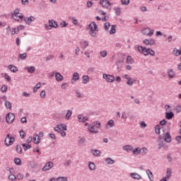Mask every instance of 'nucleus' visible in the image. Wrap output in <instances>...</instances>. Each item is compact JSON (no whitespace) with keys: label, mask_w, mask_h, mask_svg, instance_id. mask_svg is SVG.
I'll list each match as a JSON object with an SVG mask.
<instances>
[{"label":"nucleus","mask_w":181,"mask_h":181,"mask_svg":"<svg viewBox=\"0 0 181 181\" xmlns=\"http://www.w3.org/2000/svg\"><path fill=\"white\" fill-rule=\"evenodd\" d=\"M16 177L18 180H22V179H23V175L18 173Z\"/></svg>","instance_id":"56"},{"label":"nucleus","mask_w":181,"mask_h":181,"mask_svg":"<svg viewBox=\"0 0 181 181\" xmlns=\"http://www.w3.org/2000/svg\"><path fill=\"white\" fill-rule=\"evenodd\" d=\"M173 54H174V56H180L181 54V49H178L177 48H174L173 51Z\"/></svg>","instance_id":"25"},{"label":"nucleus","mask_w":181,"mask_h":181,"mask_svg":"<svg viewBox=\"0 0 181 181\" xmlns=\"http://www.w3.org/2000/svg\"><path fill=\"white\" fill-rule=\"evenodd\" d=\"M137 50H139L140 53H142L143 54H144V56H148L149 54V52H151V48L148 49L142 46H139L137 47Z\"/></svg>","instance_id":"7"},{"label":"nucleus","mask_w":181,"mask_h":181,"mask_svg":"<svg viewBox=\"0 0 181 181\" xmlns=\"http://www.w3.org/2000/svg\"><path fill=\"white\" fill-rule=\"evenodd\" d=\"M88 131H89V132H91V134H98V129L94 127V125L93 124L88 125Z\"/></svg>","instance_id":"12"},{"label":"nucleus","mask_w":181,"mask_h":181,"mask_svg":"<svg viewBox=\"0 0 181 181\" xmlns=\"http://www.w3.org/2000/svg\"><path fill=\"white\" fill-rule=\"evenodd\" d=\"M15 120V115L13 113H8L6 115V121L8 122V124H12L13 121Z\"/></svg>","instance_id":"10"},{"label":"nucleus","mask_w":181,"mask_h":181,"mask_svg":"<svg viewBox=\"0 0 181 181\" xmlns=\"http://www.w3.org/2000/svg\"><path fill=\"white\" fill-rule=\"evenodd\" d=\"M155 31L153 30H151V28H144L142 30L143 35L146 36H148L151 37V36H153Z\"/></svg>","instance_id":"9"},{"label":"nucleus","mask_w":181,"mask_h":181,"mask_svg":"<svg viewBox=\"0 0 181 181\" xmlns=\"http://www.w3.org/2000/svg\"><path fill=\"white\" fill-rule=\"evenodd\" d=\"M55 79L57 80V81H63V80H64V78L63 77V75H62L60 73L56 72Z\"/></svg>","instance_id":"16"},{"label":"nucleus","mask_w":181,"mask_h":181,"mask_svg":"<svg viewBox=\"0 0 181 181\" xmlns=\"http://www.w3.org/2000/svg\"><path fill=\"white\" fill-rule=\"evenodd\" d=\"M80 80V75H78V73L77 72H75L74 73V75H73V78H72V81H77Z\"/></svg>","instance_id":"28"},{"label":"nucleus","mask_w":181,"mask_h":181,"mask_svg":"<svg viewBox=\"0 0 181 181\" xmlns=\"http://www.w3.org/2000/svg\"><path fill=\"white\" fill-rule=\"evenodd\" d=\"M80 46L82 49H86V47H88V41H86V40H82L80 42Z\"/></svg>","instance_id":"17"},{"label":"nucleus","mask_w":181,"mask_h":181,"mask_svg":"<svg viewBox=\"0 0 181 181\" xmlns=\"http://www.w3.org/2000/svg\"><path fill=\"white\" fill-rule=\"evenodd\" d=\"M1 93H6V91H8V86H6V85H4L1 87Z\"/></svg>","instance_id":"50"},{"label":"nucleus","mask_w":181,"mask_h":181,"mask_svg":"<svg viewBox=\"0 0 181 181\" xmlns=\"http://www.w3.org/2000/svg\"><path fill=\"white\" fill-rule=\"evenodd\" d=\"M12 18L14 21H17V22H22L23 21V14L21 13L19 8H16L12 14Z\"/></svg>","instance_id":"2"},{"label":"nucleus","mask_w":181,"mask_h":181,"mask_svg":"<svg viewBox=\"0 0 181 181\" xmlns=\"http://www.w3.org/2000/svg\"><path fill=\"white\" fill-rule=\"evenodd\" d=\"M107 51L103 50L100 52V56H102V57H107Z\"/></svg>","instance_id":"54"},{"label":"nucleus","mask_w":181,"mask_h":181,"mask_svg":"<svg viewBox=\"0 0 181 181\" xmlns=\"http://www.w3.org/2000/svg\"><path fill=\"white\" fill-rule=\"evenodd\" d=\"M170 176H172V170L170 168H168L166 172V177L168 179H170Z\"/></svg>","instance_id":"37"},{"label":"nucleus","mask_w":181,"mask_h":181,"mask_svg":"<svg viewBox=\"0 0 181 181\" xmlns=\"http://www.w3.org/2000/svg\"><path fill=\"white\" fill-rule=\"evenodd\" d=\"M122 5H129V0H121Z\"/></svg>","instance_id":"55"},{"label":"nucleus","mask_w":181,"mask_h":181,"mask_svg":"<svg viewBox=\"0 0 181 181\" xmlns=\"http://www.w3.org/2000/svg\"><path fill=\"white\" fill-rule=\"evenodd\" d=\"M40 97L41 98H45L46 97V92L45 90L40 92Z\"/></svg>","instance_id":"59"},{"label":"nucleus","mask_w":181,"mask_h":181,"mask_svg":"<svg viewBox=\"0 0 181 181\" xmlns=\"http://www.w3.org/2000/svg\"><path fill=\"white\" fill-rule=\"evenodd\" d=\"M25 135H26V133H25V132H23V130L20 131V136H21V138H22V139H23V138H25Z\"/></svg>","instance_id":"57"},{"label":"nucleus","mask_w":181,"mask_h":181,"mask_svg":"<svg viewBox=\"0 0 181 181\" xmlns=\"http://www.w3.org/2000/svg\"><path fill=\"white\" fill-rule=\"evenodd\" d=\"M90 170H95V164L94 163L90 162L88 164Z\"/></svg>","instance_id":"38"},{"label":"nucleus","mask_w":181,"mask_h":181,"mask_svg":"<svg viewBox=\"0 0 181 181\" xmlns=\"http://www.w3.org/2000/svg\"><path fill=\"white\" fill-rule=\"evenodd\" d=\"M57 26H59V25L57 24V22H56L54 20H51V21L49 20L48 21V23L45 25V28L47 30H51L52 28H57Z\"/></svg>","instance_id":"4"},{"label":"nucleus","mask_w":181,"mask_h":181,"mask_svg":"<svg viewBox=\"0 0 181 181\" xmlns=\"http://www.w3.org/2000/svg\"><path fill=\"white\" fill-rule=\"evenodd\" d=\"M25 70H28V73H35L36 69L35 68V66H30L25 68Z\"/></svg>","instance_id":"34"},{"label":"nucleus","mask_w":181,"mask_h":181,"mask_svg":"<svg viewBox=\"0 0 181 181\" xmlns=\"http://www.w3.org/2000/svg\"><path fill=\"white\" fill-rule=\"evenodd\" d=\"M175 110H176L177 112H181V105H177L175 107Z\"/></svg>","instance_id":"62"},{"label":"nucleus","mask_w":181,"mask_h":181,"mask_svg":"<svg viewBox=\"0 0 181 181\" xmlns=\"http://www.w3.org/2000/svg\"><path fill=\"white\" fill-rule=\"evenodd\" d=\"M127 62L128 64H132L134 63V59H132V57L128 56L127 59Z\"/></svg>","instance_id":"41"},{"label":"nucleus","mask_w":181,"mask_h":181,"mask_svg":"<svg viewBox=\"0 0 181 181\" xmlns=\"http://www.w3.org/2000/svg\"><path fill=\"white\" fill-rule=\"evenodd\" d=\"M89 34L92 37H95L97 36V33H98V25L95 23V22H91L88 26Z\"/></svg>","instance_id":"1"},{"label":"nucleus","mask_w":181,"mask_h":181,"mask_svg":"<svg viewBox=\"0 0 181 181\" xmlns=\"http://www.w3.org/2000/svg\"><path fill=\"white\" fill-rule=\"evenodd\" d=\"M160 129H163V127H160V125L157 124L155 127V131H156V134H157L158 135H159V134H160Z\"/></svg>","instance_id":"29"},{"label":"nucleus","mask_w":181,"mask_h":181,"mask_svg":"<svg viewBox=\"0 0 181 181\" xmlns=\"http://www.w3.org/2000/svg\"><path fill=\"white\" fill-rule=\"evenodd\" d=\"M5 107L6 108H8L9 110H11L12 108V105L11 104V102L9 101H6L5 102Z\"/></svg>","instance_id":"45"},{"label":"nucleus","mask_w":181,"mask_h":181,"mask_svg":"<svg viewBox=\"0 0 181 181\" xmlns=\"http://www.w3.org/2000/svg\"><path fill=\"white\" fill-rule=\"evenodd\" d=\"M23 148H24V151H28V149H30V148H32V146H30V144H22Z\"/></svg>","instance_id":"35"},{"label":"nucleus","mask_w":181,"mask_h":181,"mask_svg":"<svg viewBox=\"0 0 181 181\" xmlns=\"http://www.w3.org/2000/svg\"><path fill=\"white\" fill-rule=\"evenodd\" d=\"M53 162L49 161L48 163H47L45 166L42 168V170L46 171V170H50V169H52V168H53Z\"/></svg>","instance_id":"11"},{"label":"nucleus","mask_w":181,"mask_h":181,"mask_svg":"<svg viewBox=\"0 0 181 181\" xmlns=\"http://www.w3.org/2000/svg\"><path fill=\"white\" fill-rule=\"evenodd\" d=\"M8 68V70H10V71H12L13 73H16V71H18V67H16V66L9 65Z\"/></svg>","instance_id":"26"},{"label":"nucleus","mask_w":181,"mask_h":181,"mask_svg":"<svg viewBox=\"0 0 181 181\" xmlns=\"http://www.w3.org/2000/svg\"><path fill=\"white\" fill-rule=\"evenodd\" d=\"M133 155H139L141 153V148L137 147L132 150Z\"/></svg>","instance_id":"32"},{"label":"nucleus","mask_w":181,"mask_h":181,"mask_svg":"<svg viewBox=\"0 0 181 181\" xmlns=\"http://www.w3.org/2000/svg\"><path fill=\"white\" fill-rule=\"evenodd\" d=\"M105 163L107 165H113L114 160L111 159V158H107L105 159Z\"/></svg>","instance_id":"39"},{"label":"nucleus","mask_w":181,"mask_h":181,"mask_svg":"<svg viewBox=\"0 0 181 181\" xmlns=\"http://www.w3.org/2000/svg\"><path fill=\"white\" fill-rule=\"evenodd\" d=\"M115 12L117 16H119L121 15V8L119 7H115Z\"/></svg>","instance_id":"42"},{"label":"nucleus","mask_w":181,"mask_h":181,"mask_svg":"<svg viewBox=\"0 0 181 181\" xmlns=\"http://www.w3.org/2000/svg\"><path fill=\"white\" fill-rule=\"evenodd\" d=\"M58 132V134H60L62 136H66V135L64 130H60V132Z\"/></svg>","instance_id":"60"},{"label":"nucleus","mask_w":181,"mask_h":181,"mask_svg":"<svg viewBox=\"0 0 181 181\" xmlns=\"http://www.w3.org/2000/svg\"><path fill=\"white\" fill-rule=\"evenodd\" d=\"M78 119L79 122H86V121H88V117H84L83 115H78Z\"/></svg>","instance_id":"18"},{"label":"nucleus","mask_w":181,"mask_h":181,"mask_svg":"<svg viewBox=\"0 0 181 181\" xmlns=\"http://www.w3.org/2000/svg\"><path fill=\"white\" fill-rule=\"evenodd\" d=\"M67 87H69V83H64L61 86L62 90H66Z\"/></svg>","instance_id":"46"},{"label":"nucleus","mask_w":181,"mask_h":181,"mask_svg":"<svg viewBox=\"0 0 181 181\" xmlns=\"http://www.w3.org/2000/svg\"><path fill=\"white\" fill-rule=\"evenodd\" d=\"M33 141L34 144L37 145V144H40V137L39 136V135L35 134L33 136Z\"/></svg>","instance_id":"19"},{"label":"nucleus","mask_w":181,"mask_h":181,"mask_svg":"<svg viewBox=\"0 0 181 181\" xmlns=\"http://www.w3.org/2000/svg\"><path fill=\"white\" fill-rule=\"evenodd\" d=\"M149 46H153V45H155V40L153 39H150L149 40Z\"/></svg>","instance_id":"61"},{"label":"nucleus","mask_w":181,"mask_h":181,"mask_svg":"<svg viewBox=\"0 0 181 181\" xmlns=\"http://www.w3.org/2000/svg\"><path fill=\"white\" fill-rule=\"evenodd\" d=\"M95 127H96V128H98L100 129V128H101V123L98 121H95L93 122Z\"/></svg>","instance_id":"47"},{"label":"nucleus","mask_w":181,"mask_h":181,"mask_svg":"<svg viewBox=\"0 0 181 181\" xmlns=\"http://www.w3.org/2000/svg\"><path fill=\"white\" fill-rule=\"evenodd\" d=\"M73 112L71 110H67V112L65 116V119H70V117H71Z\"/></svg>","instance_id":"36"},{"label":"nucleus","mask_w":181,"mask_h":181,"mask_svg":"<svg viewBox=\"0 0 181 181\" xmlns=\"http://www.w3.org/2000/svg\"><path fill=\"white\" fill-rule=\"evenodd\" d=\"M115 125V123L114 122V120L110 119L107 122V123L105 124V129H110V128H112Z\"/></svg>","instance_id":"15"},{"label":"nucleus","mask_w":181,"mask_h":181,"mask_svg":"<svg viewBox=\"0 0 181 181\" xmlns=\"http://www.w3.org/2000/svg\"><path fill=\"white\" fill-rule=\"evenodd\" d=\"M13 142H15V138L12 137L11 134H7L4 140L5 145L10 146L11 145H13Z\"/></svg>","instance_id":"3"},{"label":"nucleus","mask_w":181,"mask_h":181,"mask_svg":"<svg viewBox=\"0 0 181 181\" xmlns=\"http://www.w3.org/2000/svg\"><path fill=\"white\" fill-rule=\"evenodd\" d=\"M146 173L148 175V179L151 181H153V174L152 173V171H151V170H146Z\"/></svg>","instance_id":"23"},{"label":"nucleus","mask_w":181,"mask_h":181,"mask_svg":"<svg viewBox=\"0 0 181 181\" xmlns=\"http://www.w3.org/2000/svg\"><path fill=\"white\" fill-rule=\"evenodd\" d=\"M42 83L39 82L33 88V93H36L40 88Z\"/></svg>","instance_id":"40"},{"label":"nucleus","mask_w":181,"mask_h":181,"mask_svg":"<svg viewBox=\"0 0 181 181\" xmlns=\"http://www.w3.org/2000/svg\"><path fill=\"white\" fill-rule=\"evenodd\" d=\"M168 76L170 78H173L175 77V71L172 69H168Z\"/></svg>","instance_id":"27"},{"label":"nucleus","mask_w":181,"mask_h":181,"mask_svg":"<svg viewBox=\"0 0 181 181\" xmlns=\"http://www.w3.org/2000/svg\"><path fill=\"white\" fill-rule=\"evenodd\" d=\"M91 153L94 156H100L101 155V152L100 151V150H92Z\"/></svg>","instance_id":"31"},{"label":"nucleus","mask_w":181,"mask_h":181,"mask_svg":"<svg viewBox=\"0 0 181 181\" xmlns=\"http://www.w3.org/2000/svg\"><path fill=\"white\" fill-rule=\"evenodd\" d=\"M100 4L102 5L103 8H108L109 6H111V4H110L108 0H101Z\"/></svg>","instance_id":"14"},{"label":"nucleus","mask_w":181,"mask_h":181,"mask_svg":"<svg viewBox=\"0 0 181 181\" xmlns=\"http://www.w3.org/2000/svg\"><path fill=\"white\" fill-rule=\"evenodd\" d=\"M16 151L18 153H22V147L21 146H16Z\"/></svg>","instance_id":"58"},{"label":"nucleus","mask_w":181,"mask_h":181,"mask_svg":"<svg viewBox=\"0 0 181 181\" xmlns=\"http://www.w3.org/2000/svg\"><path fill=\"white\" fill-rule=\"evenodd\" d=\"M111 25L110 24V23H105L104 24V29L105 30H109L110 28Z\"/></svg>","instance_id":"48"},{"label":"nucleus","mask_w":181,"mask_h":181,"mask_svg":"<svg viewBox=\"0 0 181 181\" xmlns=\"http://www.w3.org/2000/svg\"><path fill=\"white\" fill-rule=\"evenodd\" d=\"M103 78H104L107 83H114V81H115V77L107 74H103Z\"/></svg>","instance_id":"5"},{"label":"nucleus","mask_w":181,"mask_h":181,"mask_svg":"<svg viewBox=\"0 0 181 181\" xmlns=\"http://www.w3.org/2000/svg\"><path fill=\"white\" fill-rule=\"evenodd\" d=\"M173 117H175V115L172 112H165V118L167 119H172Z\"/></svg>","instance_id":"30"},{"label":"nucleus","mask_w":181,"mask_h":181,"mask_svg":"<svg viewBox=\"0 0 181 181\" xmlns=\"http://www.w3.org/2000/svg\"><path fill=\"white\" fill-rule=\"evenodd\" d=\"M164 141L168 142V144L172 142V137L170 136V134L166 133L165 135Z\"/></svg>","instance_id":"20"},{"label":"nucleus","mask_w":181,"mask_h":181,"mask_svg":"<svg viewBox=\"0 0 181 181\" xmlns=\"http://www.w3.org/2000/svg\"><path fill=\"white\" fill-rule=\"evenodd\" d=\"M70 20L71 21L72 23L74 25H78V21L74 17H71Z\"/></svg>","instance_id":"43"},{"label":"nucleus","mask_w":181,"mask_h":181,"mask_svg":"<svg viewBox=\"0 0 181 181\" xmlns=\"http://www.w3.org/2000/svg\"><path fill=\"white\" fill-rule=\"evenodd\" d=\"M90 81V77L88 76L85 75L82 77V83L83 84H87Z\"/></svg>","instance_id":"24"},{"label":"nucleus","mask_w":181,"mask_h":181,"mask_svg":"<svg viewBox=\"0 0 181 181\" xmlns=\"http://www.w3.org/2000/svg\"><path fill=\"white\" fill-rule=\"evenodd\" d=\"M8 179L9 180H11V181H16V177L13 175H9Z\"/></svg>","instance_id":"53"},{"label":"nucleus","mask_w":181,"mask_h":181,"mask_svg":"<svg viewBox=\"0 0 181 181\" xmlns=\"http://www.w3.org/2000/svg\"><path fill=\"white\" fill-rule=\"evenodd\" d=\"M14 163H16V165H22V160L19 158H15Z\"/></svg>","instance_id":"49"},{"label":"nucleus","mask_w":181,"mask_h":181,"mask_svg":"<svg viewBox=\"0 0 181 181\" xmlns=\"http://www.w3.org/2000/svg\"><path fill=\"white\" fill-rule=\"evenodd\" d=\"M57 181H67V177H59L58 178H57Z\"/></svg>","instance_id":"52"},{"label":"nucleus","mask_w":181,"mask_h":181,"mask_svg":"<svg viewBox=\"0 0 181 181\" xmlns=\"http://www.w3.org/2000/svg\"><path fill=\"white\" fill-rule=\"evenodd\" d=\"M62 129H63V131H67V126L65 124L59 123L54 128V130L56 131V132H60Z\"/></svg>","instance_id":"6"},{"label":"nucleus","mask_w":181,"mask_h":181,"mask_svg":"<svg viewBox=\"0 0 181 181\" xmlns=\"http://www.w3.org/2000/svg\"><path fill=\"white\" fill-rule=\"evenodd\" d=\"M130 176L132 177V179H136V180H139V179L141 177V175L136 173H131Z\"/></svg>","instance_id":"22"},{"label":"nucleus","mask_w":181,"mask_h":181,"mask_svg":"<svg viewBox=\"0 0 181 181\" xmlns=\"http://www.w3.org/2000/svg\"><path fill=\"white\" fill-rule=\"evenodd\" d=\"M61 28H66L67 26V24L66 23V21L62 22L60 23Z\"/></svg>","instance_id":"63"},{"label":"nucleus","mask_w":181,"mask_h":181,"mask_svg":"<svg viewBox=\"0 0 181 181\" xmlns=\"http://www.w3.org/2000/svg\"><path fill=\"white\" fill-rule=\"evenodd\" d=\"M27 56H28V54L23 53V54H21L19 57H20V59H21V60H25V59H26Z\"/></svg>","instance_id":"51"},{"label":"nucleus","mask_w":181,"mask_h":181,"mask_svg":"<svg viewBox=\"0 0 181 181\" xmlns=\"http://www.w3.org/2000/svg\"><path fill=\"white\" fill-rule=\"evenodd\" d=\"M123 150L126 151V152H131L134 150V147L130 145L124 146Z\"/></svg>","instance_id":"21"},{"label":"nucleus","mask_w":181,"mask_h":181,"mask_svg":"<svg viewBox=\"0 0 181 181\" xmlns=\"http://www.w3.org/2000/svg\"><path fill=\"white\" fill-rule=\"evenodd\" d=\"M2 77H4L7 81H9L11 80V76L9 75L6 74V73L1 74Z\"/></svg>","instance_id":"44"},{"label":"nucleus","mask_w":181,"mask_h":181,"mask_svg":"<svg viewBox=\"0 0 181 181\" xmlns=\"http://www.w3.org/2000/svg\"><path fill=\"white\" fill-rule=\"evenodd\" d=\"M35 16H30V17H26L24 18V21L27 25H30L32 22H35Z\"/></svg>","instance_id":"13"},{"label":"nucleus","mask_w":181,"mask_h":181,"mask_svg":"<svg viewBox=\"0 0 181 181\" xmlns=\"http://www.w3.org/2000/svg\"><path fill=\"white\" fill-rule=\"evenodd\" d=\"M124 78H126V80H127V86H129L130 87L134 86V83H135L136 81L135 79L131 78V76H129L128 74L124 75Z\"/></svg>","instance_id":"8"},{"label":"nucleus","mask_w":181,"mask_h":181,"mask_svg":"<svg viewBox=\"0 0 181 181\" xmlns=\"http://www.w3.org/2000/svg\"><path fill=\"white\" fill-rule=\"evenodd\" d=\"M116 28H117V25H112L111 29L110 30V34L114 35V33H115V32H117V30H115Z\"/></svg>","instance_id":"33"},{"label":"nucleus","mask_w":181,"mask_h":181,"mask_svg":"<svg viewBox=\"0 0 181 181\" xmlns=\"http://www.w3.org/2000/svg\"><path fill=\"white\" fill-rule=\"evenodd\" d=\"M175 139L178 144H181V136H176Z\"/></svg>","instance_id":"64"}]
</instances>
